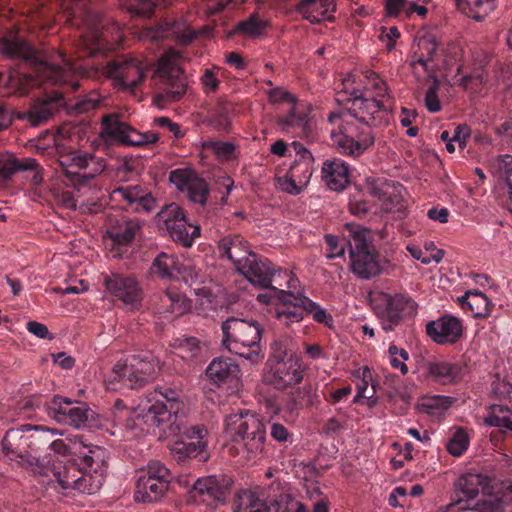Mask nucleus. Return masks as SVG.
<instances>
[{
  "label": "nucleus",
  "instance_id": "obj_7",
  "mask_svg": "<svg viewBox=\"0 0 512 512\" xmlns=\"http://www.w3.org/2000/svg\"><path fill=\"white\" fill-rule=\"evenodd\" d=\"M52 430L43 426L32 427L23 425L9 429L1 442L2 453L10 461H15L20 467L35 471L38 458L33 455L40 449V444L47 442Z\"/></svg>",
  "mask_w": 512,
  "mask_h": 512
},
{
  "label": "nucleus",
  "instance_id": "obj_46",
  "mask_svg": "<svg viewBox=\"0 0 512 512\" xmlns=\"http://www.w3.org/2000/svg\"><path fill=\"white\" fill-rule=\"evenodd\" d=\"M170 301V314L179 317L187 313L191 309L190 300L175 287L169 288Z\"/></svg>",
  "mask_w": 512,
  "mask_h": 512
},
{
  "label": "nucleus",
  "instance_id": "obj_22",
  "mask_svg": "<svg viewBox=\"0 0 512 512\" xmlns=\"http://www.w3.org/2000/svg\"><path fill=\"white\" fill-rule=\"evenodd\" d=\"M112 199L121 208L131 213H150L156 207V200L150 192L139 185L118 187L112 191Z\"/></svg>",
  "mask_w": 512,
  "mask_h": 512
},
{
  "label": "nucleus",
  "instance_id": "obj_21",
  "mask_svg": "<svg viewBox=\"0 0 512 512\" xmlns=\"http://www.w3.org/2000/svg\"><path fill=\"white\" fill-rule=\"evenodd\" d=\"M103 285L109 296L129 309L135 310L141 306L143 291L135 276L122 273L104 274Z\"/></svg>",
  "mask_w": 512,
  "mask_h": 512
},
{
  "label": "nucleus",
  "instance_id": "obj_11",
  "mask_svg": "<svg viewBox=\"0 0 512 512\" xmlns=\"http://www.w3.org/2000/svg\"><path fill=\"white\" fill-rule=\"evenodd\" d=\"M156 103L177 102L188 89L187 77L180 67V55L168 51L158 61L154 76Z\"/></svg>",
  "mask_w": 512,
  "mask_h": 512
},
{
  "label": "nucleus",
  "instance_id": "obj_29",
  "mask_svg": "<svg viewBox=\"0 0 512 512\" xmlns=\"http://www.w3.org/2000/svg\"><path fill=\"white\" fill-rule=\"evenodd\" d=\"M217 247L220 258L230 260L235 269L253 253L248 241L240 234H228L221 237Z\"/></svg>",
  "mask_w": 512,
  "mask_h": 512
},
{
  "label": "nucleus",
  "instance_id": "obj_34",
  "mask_svg": "<svg viewBox=\"0 0 512 512\" xmlns=\"http://www.w3.org/2000/svg\"><path fill=\"white\" fill-rule=\"evenodd\" d=\"M427 370L435 381L446 385L461 381L467 372V367L461 363L439 361L428 363Z\"/></svg>",
  "mask_w": 512,
  "mask_h": 512
},
{
  "label": "nucleus",
  "instance_id": "obj_59",
  "mask_svg": "<svg viewBox=\"0 0 512 512\" xmlns=\"http://www.w3.org/2000/svg\"><path fill=\"white\" fill-rule=\"evenodd\" d=\"M270 436L279 443H287L292 441V434L288 429L280 423H272L270 425Z\"/></svg>",
  "mask_w": 512,
  "mask_h": 512
},
{
  "label": "nucleus",
  "instance_id": "obj_61",
  "mask_svg": "<svg viewBox=\"0 0 512 512\" xmlns=\"http://www.w3.org/2000/svg\"><path fill=\"white\" fill-rule=\"evenodd\" d=\"M504 164V173H505V182L508 188L509 194V202L507 203V207L510 212H512V156L505 155L503 159Z\"/></svg>",
  "mask_w": 512,
  "mask_h": 512
},
{
  "label": "nucleus",
  "instance_id": "obj_62",
  "mask_svg": "<svg viewBox=\"0 0 512 512\" xmlns=\"http://www.w3.org/2000/svg\"><path fill=\"white\" fill-rule=\"evenodd\" d=\"M218 158L228 160L232 157L235 147L230 142L215 141L211 144Z\"/></svg>",
  "mask_w": 512,
  "mask_h": 512
},
{
  "label": "nucleus",
  "instance_id": "obj_50",
  "mask_svg": "<svg viewBox=\"0 0 512 512\" xmlns=\"http://www.w3.org/2000/svg\"><path fill=\"white\" fill-rule=\"evenodd\" d=\"M439 89L440 81L434 78L425 94V106L431 113H436L441 110V103L438 96Z\"/></svg>",
  "mask_w": 512,
  "mask_h": 512
},
{
  "label": "nucleus",
  "instance_id": "obj_12",
  "mask_svg": "<svg viewBox=\"0 0 512 512\" xmlns=\"http://www.w3.org/2000/svg\"><path fill=\"white\" fill-rule=\"evenodd\" d=\"M371 307L381 327L386 332L393 331L406 317L417 313V303L401 293L389 294L375 291L370 294Z\"/></svg>",
  "mask_w": 512,
  "mask_h": 512
},
{
  "label": "nucleus",
  "instance_id": "obj_30",
  "mask_svg": "<svg viewBox=\"0 0 512 512\" xmlns=\"http://www.w3.org/2000/svg\"><path fill=\"white\" fill-rule=\"evenodd\" d=\"M19 171H32L34 185H39L43 181V169L34 158L7 156L0 159V180H8Z\"/></svg>",
  "mask_w": 512,
  "mask_h": 512
},
{
  "label": "nucleus",
  "instance_id": "obj_26",
  "mask_svg": "<svg viewBox=\"0 0 512 512\" xmlns=\"http://www.w3.org/2000/svg\"><path fill=\"white\" fill-rule=\"evenodd\" d=\"M169 180L181 191H186L190 201L204 205L209 195L207 182L199 178L193 171L175 169L170 172Z\"/></svg>",
  "mask_w": 512,
  "mask_h": 512
},
{
  "label": "nucleus",
  "instance_id": "obj_39",
  "mask_svg": "<svg viewBox=\"0 0 512 512\" xmlns=\"http://www.w3.org/2000/svg\"><path fill=\"white\" fill-rule=\"evenodd\" d=\"M268 21L261 19L258 13H252L247 19L236 24L234 31L249 38H260L266 34Z\"/></svg>",
  "mask_w": 512,
  "mask_h": 512
},
{
  "label": "nucleus",
  "instance_id": "obj_33",
  "mask_svg": "<svg viewBox=\"0 0 512 512\" xmlns=\"http://www.w3.org/2000/svg\"><path fill=\"white\" fill-rule=\"evenodd\" d=\"M239 367L231 359H214L206 369V375L217 385L229 384L233 386L238 382Z\"/></svg>",
  "mask_w": 512,
  "mask_h": 512
},
{
  "label": "nucleus",
  "instance_id": "obj_37",
  "mask_svg": "<svg viewBox=\"0 0 512 512\" xmlns=\"http://www.w3.org/2000/svg\"><path fill=\"white\" fill-rule=\"evenodd\" d=\"M484 421L486 425L497 428L491 432L492 439L512 440V419L505 414L502 406L491 407Z\"/></svg>",
  "mask_w": 512,
  "mask_h": 512
},
{
  "label": "nucleus",
  "instance_id": "obj_6",
  "mask_svg": "<svg viewBox=\"0 0 512 512\" xmlns=\"http://www.w3.org/2000/svg\"><path fill=\"white\" fill-rule=\"evenodd\" d=\"M62 182L77 191L98 187L97 178L107 169L104 157L84 150H71L58 158Z\"/></svg>",
  "mask_w": 512,
  "mask_h": 512
},
{
  "label": "nucleus",
  "instance_id": "obj_24",
  "mask_svg": "<svg viewBox=\"0 0 512 512\" xmlns=\"http://www.w3.org/2000/svg\"><path fill=\"white\" fill-rule=\"evenodd\" d=\"M304 376L302 362L290 356L287 361L276 362L266 376L267 381L278 390L299 384Z\"/></svg>",
  "mask_w": 512,
  "mask_h": 512
},
{
  "label": "nucleus",
  "instance_id": "obj_17",
  "mask_svg": "<svg viewBox=\"0 0 512 512\" xmlns=\"http://www.w3.org/2000/svg\"><path fill=\"white\" fill-rule=\"evenodd\" d=\"M310 113L311 108L308 105L294 102L286 111L276 116V127L283 134L312 143L315 140V131Z\"/></svg>",
  "mask_w": 512,
  "mask_h": 512
},
{
  "label": "nucleus",
  "instance_id": "obj_51",
  "mask_svg": "<svg viewBox=\"0 0 512 512\" xmlns=\"http://www.w3.org/2000/svg\"><path fill=\"white\" fill-rule=\"evenodd\" d=\"M348 237L345 235V239H340L337 236L326 235L325 242L327 244V257L330 259L341 257L345 253V245H348Z\"/></svg>",
  "mask_w": 512,
  "mask_h": 512
},
{
  "label": "nucleus",
  "instance_id": "obj_31",
  "mask_svg": "<svg viewBox=\"0 0 512 512\" xmlns=\"http://www.w3.org/2000/svg\"><path fill=\"white\" fill-rule=\"evenodd\" d=\"M351 169L347 162L340 158L327 159L322 165V179L334 191H342L350 183Z\"/></svg>",
  "mask_w": 512,
  "mask_h": 512
},
{
  "label": "nucleus",
  "instance_id": "obj_35",
  "mask_svg": "<svg viewBox=\"0 0 512 512\" xmlns=\"http://www.w3.org/2000/svg\"><path fill=\"white\" fill-rule=\"evenodd\" d=\"M180 271V262L176 255L160 252L153 259L149 269L152 277L163 281H171L177 278Z\"/></svg>",
  "mask_w": 512,
  "mask_h": 512
},
{
  "label": "nucleus",
  "instance_id": "obj_56",
  "mask_svg": "<svg viewBox=\"0 0 512 512\" xmlns=\"http://www.w3.org/2000/svg\"><path fill=\"white\" fill-rule=\"evenodd\" d=\"M349 210L353 215L364 218L372 212V205L365 199H357L354 197L349 202Z\"/></svg>",
  "mask_w": 512,
  "mask_h": 512
},
{
  "label": "nucleus",
  "instance_id": "obj_10",
  "mask_svg": "<svg viewBox=\"0 0 512 512\" xmlns=\"http://www.w3.org/2000/svg\"><path fill=\"white\" fill-rule=\"evenodd\" d=\"M159 360L149 349L134 345L129 354L112 370L113 380L130 389H139L153 382L158 374Z\"/></svg>",
  "mask_w": 512,
  "mask_h": 512
},
{
  "label": "nucleus",
  "instance_id": "obj_52",
  "mask_svg": "<svg viewBox=\"0 0 512 512\" xmlns=\"http://www.w3.org/2000/svg\"><path fill=\"white\" fill-rule=\"evenodd\" d=\"M454 402L455 399L453 397L445 395H434L427 398L423 403V406L428 410V412L434 413L436 411L447 410L453 405Z\"/></svg>",
  "mask_w": 512,
  "mask_h": 512
},
{
  "label": "nucleus",
  "instance_id": "obj_64",
  "mask_svg": "<svg viewBox=\"0 0 512 512\" xmlns=\"http://www.w3.org/2000/svg\"><path fill=\"white\" fill-rule=\"evenodd\" d=\"M292 503H296L295 500L289 497H281L279 500H274L271 502L269 507L271 508V512H292L294 506Z\"/></svg>",
  "mask_w": 512,
  "mask_h": 512
},
{
  "label": "nucleus",
  "instance_id": "obj_45",
  "mask_svg": "<svg viewBox=\"0 0 512 512\" xmlns=\"http://www.w3.org/2000/svg\"><path fill=\"white\" fill-rule=\"evenodd\" d=\"M303 308L305 310V314L311 315L315 322L324 324L329 328L333 326L334 321L332 315L309 297L304 299Z\"/></svg>",
  "mask_w": 512,
  "mask_h": 512
},
{
  "label": "nucleus",
  "instance_id": "obj_2",
  "mask_svg": "<svg viewBox=\"0 0 512 512\" xmlns=\"http://www.w3.org/2000/svg\"><path fill=\"white\" fill-rule=\"evenodd\" d=\"M180 391L169 387H157L141 399L138 407L127 419V427L147 431L159 428L180 438L170 446V454L181 465L196 460L204 463L210 458L208 429L203 424L184 423L178 415L183 403Z\"/></svg>",
  "mask_w": 512,
  "mask_h": 512
},
{
  "label": "nucleus",
  "instance_id": "obj_4",
  "mask_svg": "<svg viewBox=\"0 0 512 512\" xmlns=\"http://www.w3.org/2000/svg\"><path fill=\"white\" fill-rule=\"evenodd\" d=\"M74 450V455L66 461L53 462L50 481L64 491L94 494L104 482L108 451L102 446L86 443L82 436L75 437Z\"/></svg>",
  "mask_w": 512,
  "mask_h": 512
},
{
  "label": "nucleus",
  "instance_id": "obj_60",
  "mask_svg": "<svg viewBox=\"0 0 512 512\" xmlns=\"http://www.w3.org/2000/svg\"><path fill=\"white\" fill-rule=\"evenodd\" d=\"M368 379H371V372L368 368H365L362 373V379L357 384V394L353 399L354 404H359L363 398H372L374 394L367 396L366 391L368 389Z\"/></svg>",
  "mask_w": 512,
  "mask_h": 512
},
{
  "label": "nucleus",
  "instance_id": "obj_23",
  "mask_svg": "<svg viewBox=\"0 0 512 512\" xmlns=\"http://www.w3.org/2000/svg\"><path fill=\"white\" fill-rule=\"evenodd\" d=\"M236 270L253 285L266 288L268 291L273 287L272 278L276 269L266 257L253 252Z\"/></svg>",
  "mask_w": 512,
  "mask_h": 512
},
{
  "label": "nucleus",
  "instance_id": "obj_25",
  "mask_svg": "<svg viewBox=\"0 0 512 512\" xmlns=\"http://www.w3.org/2000/svg\"><path fill=\"white\" fill-rule=\"evenodd\" d=\"M403 186L384 178L372 179L367 182V193L376 201V205L384 212H390L402 201Z\"/></svg>",
  "mask_w": 512,
  "mask_h": 512
},
{
  "label": "nucleus",
  "instance_id": "obj_48",
  "mask_svg": "<svg viewBox=\"0 0 512 512\" xmlns=\"http://www.w3.org/2000/svg\"><path fill=\"white\" fill-rule=\"evenodd\" d=\"M485 82L486 79L482 71H476L460 79V85L471 94H479Z\"/></svg>",
  "mask_w": 512,
  "mask_h": 512
},
{
  "label": "nucleus",
  "instance_id": "obj_9",
  "mask_svg": "<svg viewBox=\"0 0 512 512\" xmlns=\"http://www.w3.org/2000/svg\"><path fill=\"white\" fill-rule=\"evenodd\" d=\"M225 432L236 444H239L248 455L262 454L267 441V427L265 421L257 414L238 409L225 416Z\"/></svg>",
  "mask_w": 512,
  "mask_h": 512
},
{
  "label": "nucleus",
  "instance_id": "obj_1",
  "mask_svg": "<svg viewBox=\"0 0 512 512\" xmlns=\"http://www.w3.org/2000/svg\"><path fill=\"white\" fill-rule=\"evenodd\" d=\"M0 53L10 59L23 60L32 68L31 74L15 70L0 74V87H6L9 93L25 95L44 84L61 88L34 101L28 112V119L34 126L46 121L65 105L64 94L76 91L80 86L78 75L89 79H110L114 88L124 92H134L146 77L145 65L132 56L118 57L103 66L63 67L51 64L26 40L12 34L0 38Z\"/></svg>",
  "mask_w": 512,
  "mask_h": 512
},
{
  "label": "nucleus",
  "instance_id": "obj_15",
  "mask_svg": "<svg viewBox=\"0 0 512 512\" xmlns=\"http://www.w3.org/2000/svg\"><path fill=\"white\" fill-rule=\"evenodd\" d=\"M257 299L261 303L274 305V316L287 326L304 319L303 306L307 296L302 293H293L272 287L269 291L259 294Z\"/></svg>",
  "mask_w": 512,
  "mask_h": 512
},
{
  "label": "nucleus",
  "instance_id": "obj_14",
  "mask_svg": "<svg viewBox=\"0 0 512 512\" xmlns=\"http://www.w3.org/2000/svg\"><path fill=\"white\" fill-rule=\"evenodd\" d=\"M47 414L55 421L75 428H92L96 426V414L84 402L54 396L45 404Z\"/></svg>",
  "mask_w": 512,
  "mask_h": 512
},
{
  "label": "nucleus",
  "instance_id": "obj_40",
  "mask_svg": "<svg viewBox=\"0 0 512 512\" xmlns=\"http://www.w3.org/2000/svg\"><path fill=\"white\" fill-rule=\"evenodd\" d=\"M172 346L176 349L177 355L186 361L199 358L202 352L200 341L192 336L176 338Z\"/></svg>",
  "mask_w": 512,
  "mask_h": 512
},
{
  "label": "nucleus",
  "instance_id": "obj_28",
  "mask_svg": "<svg viewBox=\"0 0 512 512\" xmlns=\"http://www.w3.org/2000/svg\"><path fill=\"white\" fill-rule=\"evenodd\" d=\"M491 479L481 473L467 472L456 482L457 505H464L463 502L473 500L479 492L488 495L491 492ZM466 503L465 505H467Z\"/></svg>",
  "mask_w": 512,
  "mask_h": 512
},
{
  "label": "nucleus",
  "instance_id": "obj_19",
  "mask_svg": "<svg viewBox=\"0 0 512 512\" xmlns=\"http://www.w3.org/2000/svg\"><path fill=\"white\" fill-rule=\"evenodd\" d=\"M233 479L225 474L198 478L188 491L189 501L208 506L224 503L230 495Z\"/></svg>",
  "mask_w": 512,
  "mask_h": 512
},
{
  "label": "nucleus",
  "instance_id": "obj_18",
  "mask_svg": "<svg viewBox=\"0 0 512 512\" xmlns=\"http://www.w3.org/2000/svg\"><path fill=\"white\" fill-rule=\"evenodd\" d=\"M158 217L164 223L169 237L183 247H191L200 236V226L189 222L184 210L176 203L167 205L159 212Z\"/></svg>",
  "mask_w": 512,
  "mask_h": 512
},
{
  "label": "nucleus",
  "instance_id": "obj_13",
  "mask_svg": "<svg viewBox=\"0 0 512 512\" xmlns=\"http://www.w3.org/2000/svg\"><path fill=\"white\" fill-rule=\"evenodd\" d=\"M170 470L160 461H150L136 480L134 499L136 502L154 503L167 493L172 481Z\"/></svg>",
  "mask_w": 512,
  "mask_h": 512
},
{
  "label": "nucleus",
  "instance_id": "obj_49",
  "mask_svg": "<svg viewBox=\"0 0 512 512\" xmlns=\"http://www.w3.org/2000/svg\"><path fill=\"white\" fill-rule=\"evenodd\" d=\"M292 341L288 337H280L271 344V356L278 361H287L291 349Z\"/></svg>",
  "mask_w": 512,
  "mask_h": 512
},
{
  "label": "nucleus",
  "instance_id": "obj_58",
  "mask_svg": "<svg viewBox=\"0 0 512 512\" xmlns=\"http://www.w3.org/2000/svg\"><path fill=\"white\" fill-rule=\"evenodd\" d=\"M342 88L337 93V101L346 105H350L351 101L348 98L353 97L354 95L351 93L353 88H357L355 86V79L352 76H348L342 82Z\"/></svg>",
  "mask_w": 512,
  "mask_h": 512
},
{
  "label": "nucleus",
  "instance_id": "obj_43",
  "mask_svg": "<svg viewBox=\"0 0 512 512\" xmlns=\"http://www.w3.org/2000/svg\"><path fill=\"white\" fill-rule=\"evenodd\" d=\"M235 512H271L266 502L255 497L250 491H243L238 496V504Z\"/></svg>",
  "mask_w": 512,
  "mask_h": 512
},
{
  "label": "nucleus",
  "instance_id": "obj_41",
  "mask_svg": "<svg viewBox=\"0 0 512 512\" xmlns=\"http://www.w3.org/2000/svg\"><path fill=\"white\" fill-rule=\"evenodd\" d=\"M469 445L470 436L463 427H456L445 443L446 450L454 457L462 456L468 450Z\"/></svg>",
  "mask_w": 512,
  "mask_h": 512
},
{
  "label": "nucleus",
  "instance_id": "obj_27",
  "mask_svg": "<svg viewBox=\"0 0 512 512\" xmlns=\"http://www.w3.org/2000/svg\"><path fill=\"white\" fill-rule=\"evenodd\" d=\"M427 335L437 344H455L463 334L462 321L452 315H443L426 324Z\"/></svg>",
  "mask_w": 512,
  "mask_h": 512
},
{
  "label": "nucleus",
  "instance_id": "obj_57",
  "mask_svg": "<svg viewBox=\"0 0 512 512\" xmlns=\"http://www.w3.org/2000/svg\"><path fill=\"white\" fill-rule=\"evenodd\" d=\"M267 95H268L269 101L273 104L287 102V103H290L291 105H293L294 102H298L296 100V98L291 93H289L288 91H286L280 87L273 88V89L269 90L267 92Z\"/></svg>",
  "mask_w": 512,
  "mask_h": 512
},
{
  "label": "nucleus",
  "instance_id": "obj_8",
  "mask_svg": "<svg viewBox=\"0 0 512 512\" xmlns=\"http://www.w3.org/2000/svg\"><path fill=\"white\" fill-rule=\"evenodd\" d=\"M352 272L361 279L380 275L387 264L372 244V231L358 224L345 225Z\"/></svg>",
  "mask_w": 512,
  "mask_h": 512
},
{
  "label": "nucleus",
  "instance_id": "obj_3",
  "mask_svg": "<svg viewBox=\"0 0 512 512\" xmlns=\"http://www.w3.org/2000/svg\"><path fill=\"white\" fill-rule=\"evenodd\" d=\"M351 93L354 96L348 98L351 104L346 108L347 112H330L328 121L336 125L330 131L331 145L339 154L357 158L373 146L375 137L369 128L347 120L346 115L368 126H379L388 121L391 107L383 99L366 96L359 88H353Z\"/></svg>",
  "mask_w": 512,
  "mask_h": 512
},
{
  "label": "nucleus",
  "instance_id": "obj_38",
  "mask_svg": "<svg viewBox=\"0 0 512 512\" xmlns=\"http://www.w3.org/2000/svg\"><path fill=\"white\" fill-rule=\"evenodd\" d=\"M458 300L462 308L469 309L475 317L488 316L493 306L487 296L479 290H469Z\"/></svg>",
  "mask_w": 512,
  "mask_h": 512
},
{
  "label": "nucleus",
  "instance_id": "obj_55",
  "mask_svg": "<svg viewBox=\"0 0 512 512\" xmlns=\"http://www.w3.org/2000/svg\"><path fill=\"white\" fill-rule=\"evenodd\" d=\"M306 405H311L308 391L297 390L296 392L292 393L287 402V407L291 412L299 410Z\"/></svg>",
  "mask_w": 512,
  "mask_h": 512
},
{
  "label": "nucleus",
  "instance_id": "obj_36",
  "mask_svg": "<svg viewBox=\"0 0 512 512\" xmlns=\"http://www.w3.org/2000/svg\"><path fill=\"white\" fill-rule=\"evenodd\" d=\"M438 50V43L432 35L421 36L417 42V49L414 51L412 64L421 65L426 72H432L436 64L435 56Z\"/></svg>",
  "mask_w": 512,
  "mask_h": 512
},
{
  "label": "nucleus",
  "instance_id": "obj_53",
  "mask_svg": "<svg viewBox=\"0 0 512 512\" xmlns=\"http://www.w3.org/2000/svg\"><path fill=\"white\" fill-rule=\"evenodd\" d=\"M218 68H207L203 71V74L200 78L201 84L203 86V90L206 94L211 92H215L219 88L220 80L218 79Z\"/></svg>",
  "mask_w": 512,
  "mask_h": 512
},
{
  "label": "nucleus",
  "instance_id": "obj_44",
  "mask_svg": "<svg viewBox=\"0 0 512 512\" xmlns=\"http://www.w3.org/2000/svg\"><path fill=\"white\" fill-rule=\"evenodd\" d=\"M172 4V0H129V11L142 17H150L157 6L166 8Z\"/></svg>",
  "mask_w": 512,
  "mask_h": 512
},
{
  "label": "nucleus",
  "instance_id": "obj_42",
  "mask_svg": "<svg viewBox=\"0 0 512 512\" xmlns=\"http://www.w3.org/2000/svg\"><path fill=\"white\" fill-rule=\"evenodd\" d=\"M231 112L232 105L229 102L223 100L218 101L211 115V124L219 131L230 130Z\"/></svg>",
  "mask_w": 512,
  "mask_h": 512
},
{
  "label": "nucleus",
  "instance_id": "obj_54",
  "mask_svg": "<svg viewBox=\"0 0 512 512\" xmlns=\"http://www.w3.org/2000/svg\"><path fill=\"white\" fill-rule=\"evenodd\" d=\"M458 510H467L470 512H499L500 504L492 499H483L475 503L474 506L461 505Z\"/></svg>",
  "mask_w": 512,
  "mask_h": 512
},
{
  "label": "nucleus",
  "instance_id": "obj_63",
  "mask_svg": "<svg viewBox=\"0 0 512 512\" xmlns=\"http://www.w3.org/2000/svg\"><path fill=\"white\" fill-rule=\"evenodd\" d=\"M471 135V129L466 124L458 125L455 130L454 134L452 136L453 142H458L460 148L464 149L467 143V140L470 138Z\"/></svg>",
  "mask_w": 512,
  "mask_h": 512
},
{
  "label": "nucleus",
  "instance_id": "obj_16",
  "mask_svg": "<svg viewBox=\"0 0 512 512\" xmlns=\"http://www.w3.org/2000/svg\"><path fill=\"white\" fill-rule=\"evenodd\" d=\"M100 137L107 143H119L132 147H145L154 144L159 137L154 132H139L115 115H106L101 124Z\"/></svg>",
  "mask_w": 512,
  "mask_h": 512
},
{
  "label": "nucleus",
  "instance_id": "obj_5",
  "mask_svg": "<svg viewBox=\"0 0 512 512\" xmlns=\"http://www.w3.org/2000/svg\"><path fill=\"white\" fill-rule=\"evenodd\" d=\"M221 330L222 345L229 352L252 363L263 358L261 340L264 328L259 321L230 316L222 322Z\"/></svg>",
  "mask_w": 512,
  "mask_h": 512
},
{
  "label": "nucleus",
  "instance_id": "obj_20",
  "mask_svg": "<svg viewBox=\"0 0 512 512\" xmlns=\"http://www.w3.org/2000/svg\"><path fill=\"white\" fill-rule=\"evenodd\" d=\"M142 223L136 218L126 216L111 217L106 228V237L110 241V251L114 257H122L132 246L137 238H140Z\"/></svg>",
  "mask_w": 512,
  "mask_h": 512
},
{
  "label": "nucleus",
  "instance_id": "obj_32",
  "mask_svg": "<svg viewBox=\"0 0 512 512\" xmlns=\"http://www.w3.org/2000/svg\"><path fill=\"white\" fill-rule=\"evenodd\" d=\"M335 10V0H300L296 5V12L312 24L333 20Z\"/></svg>",
  "mask_w": 512,
  "mask_h": 512
},
{
  "label": "nucleus",
  "instance_id": "obj_47",
  "mask_svg": "<svg viewBox=\"0 0 512 512\" xmlns=\"http://www.w3.org/2000/svg\"><path fill=\"white\" fill-rule=\"evenodd\" d=\"M368 79L370 89L372 90V95L370 97L383 99L386 103L390 104V107H392L393 99L388 91L385 81L375 72H370Z\"/></svg>",
  "mask_w": 512,
  "mask_h": 512
}]
</instances>
